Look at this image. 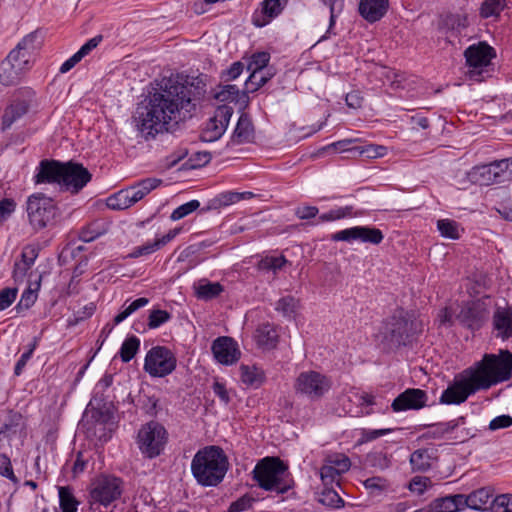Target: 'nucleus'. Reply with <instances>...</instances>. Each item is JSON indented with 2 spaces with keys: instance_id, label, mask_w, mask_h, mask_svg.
I'll use <instances>...</instances> for the list:
<instances>
[{
  "instance_id": "nucleus-1",
  "label": "nucleus",
  "mask_w": 512,
  "mask_h": 512,
  "mask_svg": "<svg viewBox=\"0 0 512 512\" xmlns=\"http://www.w3.org/2000/svg\"><path fill=\"white\" fill-rule=\"evenodd\" d=\"M201 89L182 77L163 78L147 98V104L138 106L134 116L137 131L145 138H154L168 131L171 122H177L181 110L190 112L199 99Z\"/></svg>"
},
{
  "instance_id": "nucleus-2",
  "label": "nucleus",
  "mask_w": 512,
  "mask_h": 512,
  "mask_svg": "<svg viewBox=\"0 0 512 512\" xmlns=\"http://www.w3.org/2000/svg\"><path fill=\"white\" fill-rule=\"evenodd\" d=\"M228 466V459L220 447L206 446L194 455L191 472L199 485L214 487L223 481Z\"/></svg>"
},
{
  "instance_id": "nucleus-3",
  "label": "nucleus",
  "mask_w": 512,
  "mask_h": 512,
  "mask_svg": "<svg viewBox=\"0 0 512 512\" xmlns=\"http://www.w3.org/2000/svg\"><path fill=\"white\" fill-rule=\"evenodd\" d=\"M37 35H26L7 57L0 63V83L4 86L16 85L33 65V55L37 48Z\"/></svg>"
},
{
  "instance_id": "nucleus-4",
  "label": "nucleus",
  "mask_w": 512,
  "mask_h": 512,
  "mask_svg": "<svg viewBox=\"0 0 512 512\" xmlns=\"http://www.w3.org/2000/svg\"><path fill=\"white\" fill-rule=\"evenodd\" d=\"M252 478L258 486L270 492L285 494L294 487L288 465L279 457L267 456L257 462Z\"/></svg>"
},
{
  "instance_id": "nucleus-5",
  "label": "nucleus",
  "mask_w": 512,
  "mask_h": 512,
  "mask_svg": "<svg viewBox=\"0 0 512 512\" xmlns=\"http://www.w3.org/2000/svg\"><path fill=\"white\" fill-rule=\"evenodd\" d=\"M481 389H488L492 385L508 380L512 372V353L501 350L498 355L485 354L483 359L475 364L474 368L466 371Z\"/></svg>"
},
{
  "instance_id": "nucleus-6",
  "label": "nucleus",
  "mask_w": 512,
  "mask_h": 512,
  "mask_svg": "<svg viewBox=\"0 0 512 512\" xmlns=\"http://www.w3.org/2000/svg\"><path fill=\"white\" fill-rule=\"evenodd\" d=\"M413 331V321L408 318L404 309H396L382 323L380 334L383 342L390 348L406 346L410 342Z\"/></svg>"
},
{
  "instance_id": "nucleus-7",
  "label": "nucleus",
  "mask_w": 512,
  "mask_h": 512,
  "mask_svg": "<svg viewBox=\"0 0 512 512\" xmlns=\"http://www.w3.org/2000/svg\"><path fill=\"white\" fill-rule=\"evenodd\" d=\"M26 212L31 227L40 231L54 224L59 208L51 197L37 192L28 196Z\"/></svg>"
},
{
  "instance_id": "nucleus-8",
  "label": "nucleus",
  "mask_w": 512,
  "mask_h": 512,
  "mask_svg": "<svg viewBox=\"0 0 512 512\" xmlns=\"http://www.w3.org/2000/svg\"><path fill=\"white\" fill-rule=\"evenodd\" d=\"M167 439L168 434L164 426L158 422L150 421L140 428L137 444L145 457L153 459L163 452Z\"/></svg>"
},
{
  "instance_id": "nucleus-9",
  "label": "nucleus",
  "mask_w": 512,
  "mask_h": 512,
  "mask_svg": "<svg viewBox=\"0 0 512 512\" xmlns=\"http://www.w3.org/2000/svg\"><path fill=\"white\" fill-rule=\"evenodd\" d=\"M331 387L332 380L328 376L313 370L301 372L294 383L295 392L312 401L324 397Z\"/></svg>"
},
{
  "instance_id": "nucleus-10",
  "label": "nucleus",
  "mask_w": 512,
  "mask_h": 512,
  "mask_svg": "<svg viewBox=\"0 0 512 512\" xmlns=\"http://www.w3.org/2000/svg\"><path fill=\"white\" fill-rule=\"evenodd\" d=\"M489 299L485 296L464 303L455 315L456 322L471 331L481 329L489 317Z\"/></svg>"
},
{
  "instance_id": "nucleus-11",
  "label": "nucleus",
  "mask_w": 512,
  "mask_h": 512,
  "mask_svg": "<svg viewBox=\"0 0 512 512\" xmlns=\"http://www.w3.org/2000/svg\"><path fill=\"white\" fill-rule=\"evenodd\" d=\"M176 366V356L165 346H154L145 356L144 371L151 377L162 378L170 375Z\"/></svg>"
},
{
  "instance_id": "nucleus-12",
  "label": "nucleus",
  "mask_w": 512,
  "mask_h": 512,
  "mask_svg": "<svg viewBox=\"0 0 512 512\" xmlns=\"http://www.w3.org/2000/svg\"><path fill=\"white\" fill-rule=\"evenodd\" d=\"M123 491V481L115 476L100 475L91 485L90 497L92 503L108 507L120 498Z\"/></svg>"
},
{
  "instance_id": "nucleus-13",
  "label": "nucleus",
  "mask_w": 512,
  "mask_h": 512,
  "mask_svg": "<svg viewBox=\"0 0 512 512\" xmlns=\"http://www.w3.org/2000/svg\"><path fill=\"white\" fill-rule=\"evenodd\" d=\"M464 56L469 67V77L474 80H480L483 69L490 65L491 60L496 57V52L486 42H478L467 47Z\"/></svg>"
},
{
  "instance_id": "nucleus-14",
  "label": "nucleus",
  "mask_w": 512,
  "mask_h": 512,
  "mask_svg": "<svg viewBox=\"0 0 512 512\" xmlns=\"http://www.w3.org/2000/svg\"><path fill=\"white\" fill-rule=\"evenodd\" d=\"M62 171L60 189L72 194L79 193L92 178L87 168L72 161L64 162Z\"/></svg>"
},
{
  "instance_id": "nucleus-15",
  "label": "nucleus",
  "mask_w": 512,
  "mask_h": 512,
  "mask_svg": "<svg viewBox=\"0 0 512 512\" xmlns=\"http://www.w3.org/2000/svg\"><path fill=\"white\" fill-rule=\"evenodd\" d=\"M233 108L228 105H220L216 108L213 117L206 123L201 133V140L204 142H214L218 140L226 131Z\"/></svg>"
},
{
  "instance_id": "nucleus-16",
  "label": "nucleus",
  "mask_w": 512,
  "mask_h": 512,
  "mask_svg": "<svg viewBox=\"0 0 512 512\" xmlns=\"http://www.w3.org/2000/svg\"><path fill=\"white\" fill-rule=\"evenodd\" d=\"M333 241L353 242L361 241L363 243L380 244L384 239L382 231L375 227L354 226L351 228L340 230L332 234Z\"/></svg>"
},
{
  "instance_id": "nucleus-17",
  "label": "nucleus",
  "mask_w": 512,
  "mask_h": 512,
  "mask_svg": "<svg viewBox=\"0 0 512 512\" xmlns=\"http://www.w3.org/2000/svg\"><path fill=\"white\" fill-rule=\"evenodd\" d=\"M480 390L477 383L473 382L470 374L454 382L453 385L445 389L440 397V402L444 404H461L471 395Z\"/></svg>"
},
{
  "instance_id": "nucleus-18",
  "label": "nucleus",
  "mask_w": 512,
  "mask_h": 512,
  "mask_svg": "<svg viewBox=\"0 0 512 512\" xmlns=\"http://www.w3.org/2000/svg\"><path fill=\"white\" fill-rule=\"evenodd\" d=\"M491 324L496 338L506 341L512 337V307L507 302L495 304Z\"/></svg>"
},
{
  "instance_id": "nucleus-19",
  "label": "nucleus",
  "mask_w": 512,
  "mask_h": 512,
  "mask_svg": "<svg viewBox=\"0 0 512 512\" xmlns=\"http://www.w3.org/2000/svg\"><path fill=\"white\" fill-rule=\"evenodd\" d=\"M428 395L419 388H408L400 393L392 402L394 412L419 410L427 405Z\"/></svg>"
},
{
  "instance_id": "nucleus-20",
  "label": "nucleus",
  "mask_w": 512,
  "mask_h": 512,
  "mask_svg": "<svg viewBox=\"0 0 512 512\" xmlns=\"http://www.w3.org/2000/svg\"><path fill=\"white\" fill-rule=\"evenodd\" d=\"M215 359L223 365H232L240 358V350L237 343L227 336L215 339L211 347Z\"/></svg>"
},
{
  "instance_id": "nucleus-21",
  "label": "nucleus",
  "mask_w": 512,
  "mask_h": 512,
  "mask_svg": "<svg viewBox=\"0 0 512 512\" xmlns=\"http://www.w3.org/2000/svg\"><path fill=\"white\" fill-rule=\"evenodd\" d=\"M63 163L57 160H41L34 175L35 184H58L60 186Z\"/></svg>"
},
{
  "instance_id": "nucleus-22",
  "label": "nucleus",
  "mask_w": 512,
  "mask_h": 512,
  "mask_svg": "<svg viewBox=\"0 0 512 512\" xmlns=\"http://www.w3.org/2000/svg\"><path fill=\"white\" fill-rule=\"evenodd\" d=\"M501 172H503V170L499 168L497 161H494L489 164L473 167L470 172V177L474 182H477L480 185H491L494 183L504 182Z\"/></svg>"
},
{
  "instance_id": "nucleus-23",
  "label": "nucleus",
  "mask_w": 512,
  "mask_h": 512,
  "mask_svg": "<svg viewBox=\"0 0 512 512\" xmlns=\"http://www.w3.org/2000/svg\"><path fill=\"white\" fill-rule=\"evenodd\" d=\"M438 460V449L435 446L419 448L410 455V464L413 471L426 472Z\"/></svg>"
},
{
  "instance_id": "nucleus-24",
  "label": "nucleus",
  "mask_w": 512,
  "mask_h": 512,
  "mask_svg": "<svg viewBox=\"0 0 512 512\" xmlns=\"http://www.w3.org/2000/svg\"><path fill=\"white\" fill-rule=\"evenodd\" d=\"M40 248L36 244H28L24 246L21 252V260L15 262L13 277L15 280L23 279L30 268L34 265L39 255Z\"/></svg>"
},
{
  "instance_id": "nucleus-25",
  "label": "nucleus",
  "mask_w": 512,
  "mask_h": 512,
  "mask_svg": "<svg viewBox=\"0 0 512 512\" xmlns=\"http://www.w3.org/2000/svg\"><path fill=\"white\" fill-rule=\"evenodd\" d=\"M388 0H360L359 13L370 23L379 21L387 13Z\"/></svg>"
},
{
  "instance_id": "nucleus-26",
  "label": "nucleus",
  "mask_w": 512,
  "mask_h": 512,
  "mask_svg": "<svg viewBox=\"0 0 512 512\" xmlns=\"http://www.w3.org/2000/svg\"><path fill=\"white\" fill-rule=\"evenodd\" d=\"M464 508L468 507L473 510H488L493 498V489L490 487H483L471 492L469 495H464Z\"/></svg>"
},
{
  "instance_id": "nucleus-27",
  "label": "nucleus",
  "mask_w": 512,
  "mask_h": 512,
  "mask_svg": "<svg viewBox=\"0 0 512 512\" xmlns=\"http://www.w3.org/2000/svg\"><path fill=\"white\" fill-rule=\"evenodd\" d=\"M30 107L29 101L25 99H16L6 109L2 118V130H6L11 125L25 115Z\"/></svg>"
},
{
  "instance_id": "nucleus-28",
  "label": "nucleus",
  "mask_w": 512,
  "mask_h": 512,
  "mask_svg": "<svg viewBox=\"0 0 512 512\" xmlns=\"http://www.w3.org/2000/svg\"><path fill=\"white\" fill-rule=\"evenodd\" d=\"M254 138V127L250 117L247 114H241L236 128L233 132L231 142L242 144L251 142Z\"/></svg>"
},
{
  "instance_id": "nucleus-29",
  "label": "nucleus",
  "mask_w": 512,
  "mask_h": 512,
  "mask_svg": "<svg viewBox=\"0 0 512 512\" xmlns=\"http://www.w3.org/2000/svg\"><path fill=\"white\" fill-rule=\"evenodd\" d=\"M463 494L449 495L432 501V512H457L464 509Z\"/></svg>"
},
{
  "instance_id": "nucleus-30",
  "label": "nucleus",
  "mask_w": 512,
  "mask_h": 512,
  "mask_svg": "<svg viewBox=\"0 0 512 512\" xmlns=\"http://www.w3.org/2000/svg\"><path fill=\"white\" fill-rule=\"evenodd\" d=\"M464 417H459L457 419L448 421V422H440L436 424H431L428 426V430L422 434L421 438L424 439H441L446 434L454 431L460 424L464 423Z\"/></svg>"
},
{
  "instance_id": "nucleus-31",
  "label": "nucleus",
  "mask_w": 512,
  "mask_h": 512,
  "mask_svg": "<svg viewBox=\"0 0 512 512\" xmlns=\"http://www.w3.org/2000/svg\"><path fill=\"white\" fill-rule=\"evenodd\" d=\"M129 187L122 189L107 198V207L112 210H125L136 204Z\"/></svg>"
},
{
  "instance_id": "nucleus-32",
  "label": "nucleus",
  "mask_w": 512,
  "mask_h": 512,
  "mask_svg": "<svg viewBox=\"0 0 512 512\" xmlns=\"http://www.w3.org/2000/svg\"><path fill=\"white\" fill-rule=\"evenodd\" d=\"M255 338L258 345L270 349L276 345L278 334L274 325L263 323L256 329Z\"/></svg>"
},
{
  "instance_id": "nucleus-33",
  "label": "nucleus",
  "mask_w": 512,
  "mask_h": 512,
  "mask_svg": "<svg viewBox=\"0 0 512 512\" xmlns=\"http://www.w3.org/2000/svg\"><path fill=\"white\" fill-rule=\"evenodd\" d=\"M162 182L163 181L159 178L150 177L136 182L135 184L129 186V188L130 190H132V197H134L137 203L150 192L158 188L162 184Z\"/></svg>"
},
{
  "instance_id": "nucleus-34",
  "label": "nucleus",
  "mask_w": 512,
  "mask_h": 512,
  "mask_svg": "<svg viewBox=\"0 0 512 512\" xmlns=\"http://www.w3.org/2000/svg\"><path fill=\"white\" fill-rule=\"evenodd\" d=\"M287 2L288 0H264L262 2V13L268 19L260 22L258 19L254 18V25L257 27H262L268 23L270 19L277 17L282 12Z\"/></svg>"
},
{
  "instance_id": "nucleus-35",
  "label": "nucleus",
  "mask_w": 512,
  "mask_h": 512,
  "mask_svg": "<svg viewBox=\"0 0 512 512\" xmlns=\"http://www.w3.org/2000/svg\"><path fill=\"white\" fill-rule=\"evenodd\" d=\"M21 415L17 412L7 411L0 414V436L9 437L16 434L21 421Z\"/></svg>"
},
{
  "instance_id": "nucleus-36",
  "label": "nucleus",
  "mask_w": 512,
  "mask_h": 512,
  "mask_svg": "<svg viewBox=\"0 0 512 512\" xmlns=\"http://www.w3.org/2000/svg\"><path fill=\"white\" fill-rule=\"evenodd\" d=\"M275 72L272 68L262 69L260 71L250 72L245 86L248 92H255L264 86L273 76Z\"/></svg>"
},
{
  "instance_id": "nucleus-37",
  "label": "nucleus",
  "mask_w": 512,
  "mask_h": 512,
  "mask_svg": "<svg viewBox=\"0 0 512 512\" xmlns=\"http://www.w3.org/2000/svg\"><path fill=\"white\" fill-rule=\"evenodd\" d=\"M298 309L299 300L291 295L284 296L275 303V310L288 319L294 318Z\"/></svg>"
},
{
  "instance_id": "nucleus-38",
  "label": "nucleus",
  "mask_w": 512,
  "mask_h": 512,
  "mask_svg": "<svg viewBox=\"0 0 512 512\" xmlns=\"http://www.w3.org/2000/svg\"><path fill=\"white\" fill-rule=\"evenodd\" d=\"M107 232V226L102 221H94L83 227L79 233V238L83 242H92Z\"/></svg>"
},
{
  "instance_id": "nucleus-39",
  "label": "nucleus",
  "mask_w": 512,
  "mask_h": 512,
  "mask_svg": "<svg viewBox=\"0 0 512 512\" xmlns=\"http://www.w3.org/2000/svg\"><path fill=\"white\" fill-rule=\"evenodd\" d=\"M223 292V287L218 282H210L208 280L200 281L196 288V294L199 299L211 300L216 298Z\"/></svg>"
},
{
  "instance_id": "nucleus-40",
  "label": "nucleus",
  "mask_w": 512,
  "mask_h": 512,
  "mask_svg": "<svg viewBox=\"0 0 512 512\" xmlns=\"http://www.w3.org/2000/svg\"><path fill=\"white\" fill-rule=\"evenodd\" d=\"M59 501L62 512H77L78 502L75 499L72 489L69 486L58 488Z\"/></svg>"
},
{
  "instance_id": "nucleus-41",
  "label": "nucleus",
  "mask_w": 512,
  "mask_h": 512,
  "mask_svg": "<svg viewBox=\"0 0 512 512\" xmlns=\"http://www.w3.org/2000/svg\"><path fill=\"white\" fill-rule=\"evenodd\" d=\"M140 347V340L136 336H130L124 340L121 345L119 355L125 363L131 361Z\"/></svg>"
},
{
  "instance_id": "nucleus-42",
  "label": "nucleus",
  "mask_w": 512,
  "mask_h": 512,
  "mask_svg": "<svg viewBox=\"0 0 512 512\" xmlns=\"http://www.w3.org/2000/svg\"><path fill=\"white\" fill-rule=\"evenodd\" d=\"M241 381L250 386L258 387L263 381V373L256 367L241 365Z\"/></svg>"
},
{
  "instance_id": "nucleus-43",
  "label": "nucleus",
  "mask_w": 512,
  "mask_h": 512,
  "mask_svg": "<svg viewBox=\"0 0 512 512\" xmlns=\"http://www.w3.org/2000/svg\"><path fill=\"white\" fill-rule=\"evenodd\" d=\"M437 228L441 236L449 239H459L460 229L459 224L451 219H440L437 221Z\"/></svg>"
},
{
  "instance_id": "nucleus-44",
  "label": "nucleus",
  "mask_w": 512,
  "mask_h": 512,
  "mask_svg": "<svg viewBox=\"0 0 512 512\" xmlns=\"http://www.w3.org/2000/svg\"><path fill=\"white\" fill-rule=\"evenodd\" d=\"M355 152H357L356 156H364L368 159H375L379 157H383L387 153V148L382 145H356Z\"/></svg>"
},
{
  "instance_id": "nucleus-45",
  "label": "nucleus",
  "mask_w": 512,
  "mask_h": 512,
  "mask_svg": "<svg viewBox=\"0 0 512 512\" xmlns=\"http://www.w3.org/2000/svg\"><path fill=\"white\" fill-rule=\"evenodd\" d=\"M149 300L145 297L137 298L132 301L128 306L124 307V309L114 317V324L118 325L123 322L127 317H129L132 313L137 311L138 309L146 306Z\"/></svg>"
},
{
  "instance_id": "nucleus-46",
  "label": "nucleus",
  "mask_w": 512,
  "mask_h": 512,
  "mask_svg": "<svg viewBox=\"0 0 512 512\" xmlns=\"http://www.w3.org/2000/svg\"><path fill=\"white\" fill-rule=\"evenodd\" d=\"M489 509L492 512H512V494H502L492 498Z\"/></svg>"
},
{
  "instance_id": "nucleus-47",
  "label": "nucleus",
  "mask_w": 512,
  "mask_h": 512,
  "mask_svg": "<svg viewBox=\"0 0 512 512\" xmlns=\"http://www.w3.org/2000/svg\"><path fill=\"white\" fill-rule=\"evenodd\" d=\"M504 8V0H485L481 4L480 15L483 18L498 16Z\"/></svg>"
},
{
  "instance_id": "nucleus-48",
  "label": "nucleus",
  "mask_w": 512,
  "mask_h": 512,
  "mask_svg": "<svg viewBox=\"0 0 512 512\" xmlns=\"http://www.w3.org/2000/svg\"><path fill=\"white\" fill-rule=\"evenodd\" d=\"M270 60V54L267 52H257L254 53L250 61L247 65V70L250 72L260 71L262 69H267V65Z\"/></svg>"
},
{
  "instance_id": "nucleus-49",
  "label": "nucleus",
  "mask_w": 512,
  "mask_h": 512,
  "mask_svg": "<svg viewBox=\"0 0 512 512\" xmlns=\"http://www.w3.org/2000/svg\"><path fill=\"white\" fill-rule=\"evenodd\" d=\"M325 462H327L330 465H333V468L337 469L339 472L342 473L347 472L351 467V461L349 457L341 453L329 455L326 458Z\"/></svg>"
},
{
  "instance_id": "nucleus-50",
  "label": "nucleus",
  "mask_w": 512,
  "mask_h": 512,
  "mask_svg": "<svg viewBox=\"0 0 512 512\" xmlns=\"http://www.w3.org/2000/svg\"><path fill=\"white\" fill-rule=\"evenodd\" d=\"M200 206V202L198 200H191L187 203H184L177 207L172 213H171V220L177 221L180 220L187 215L191 214L195 210H197Z\"/></svg>"
},
{
  "instance_id": "nucleus-51",
  "label": "nucleus",
  "mask_w": 512,
  "mask_h": 512,
  "mask_svg": "<svg viewBox=\"0 0 512 512\" xmlns=\"http://www.w3.org/2000/svg\"><path fill=\"white\" fill-rule=\"evenodd\" d=\"M352 207L346 206V207H340L337 209L330 210L327 213H323L319 217L320 222H329L334 220H339L348 216L352 215Z\"/></svg>"
},
{
  "instance_id": "nucleus-52",
  "label": "nucleus",
  "mask_w": 512,
  "mask_h": 512,
  "mask_svg": "<svg viewBox=\"0 0 512 512\" xmlns=\"http://www.w3.org/2000/svg\"><path fill=\"white\" fill-rule=\"evenodd\" d=\"M255 499L249 494H245L232 502L228 508V512H244L252 508Z\"/></svg>"
},
{
  "instance_id": "nucleus-53",
  "label": "nucleus",
  "mask_w": 512,
  "mask_h": 512,
  "mask_svg": "<svg viewBox=\"0 0 512 512\" xmlns=\"http://www.w3.org/2000/svg\"><path fill=\"white\" fill-rule=\"evenodd\" d=\"M239 94V89L236 85H225L218 91L215 95V98L221 102L229 101H237Z\"/></svg>"
},
{
  "instance_id": "nucleus-54",
  "label": "nucleus",
  "mask_w": 512,
  "mask_h": 512,
  "mask_svg": "<svg viewBox=\"0 0 512 512\" xmlns=\"http://www.w3.org/2000/svg\"><path fill=\"white\" fill-rule=\"evenodd\" d=\"M170 318H171V315L165 310H153L150 312V315L148 318V326L151 329L158 328L162 324L169 321Z\"/></svg>"
},
{
  "instance_id": "nucleus-55",
  "label": "nucleus",
  "mask_w": 512,
  "mask_h": 512,
  "mask_svg": "<svg viewBox=\"0 0 512 512\" xmlns=\"http://www.w3.org/2000/svg\"><path fill=\"white\" fill-rule=\"evenodd\" d=\"M341 474L343 473L333 468V465L327 462L320 469V477L324 485L332 484Z\"/></svg>"
},
{
  "instance_id": "nucleus-56",
  "label": "nucleus",
  "mask_w": 512,
  "mask_h": 512,
  "mask_svg": "<svg viewBox=\"0 0 512 512\" xmlns=\"http://www.w3.org/2000/svg\"><path fill=\"white\" fill-rule=\"evenodd\" d=\"M0 475L11 480L13 483L18 482V479L13 472L10 458L5 454H0Z\"/></svg>"
},
{
  "instance_id": "nucleus-57",
  "label": "nucleus",
  "mask_w": 512,
  "mask_h": 512,
  "mask_svg": "<svg viewBox=\"0 0 512 512\" xmlns=\"http://www.w3.org/2000/svg\"><path fill=\"white\" fill-rule=\"evenodd\" d=\"M18 290L16 288H4L0 291V311L8 308L16 299Z\"/></svg>"
},
{
  "instance_id": "nucleus-58",
  "label": "nucleus",
  "mask_w": 512,
  "mask_h": 512,
  "mask_svg": "<svg viewBox=\"0 0 512 512\" xmlns=\"http://www.w3.org/2000/svg\"><path fill=\"white\" fill-rule=\"evenodd\" d=\"M16 210V202L12 198H3L0 200V218L5 222L12 216Z\"/></svg>"
},
{
  "instance_id": "nucleus-59",
  "label": "nucleus",
  "mask_w": 512,
  "mask_h": 512,
  "mask_svg": "<svg viewBox=\"0 0 512 512\" xmlns=\"http://www.w3.org/2000/svg\"><path fill=\"white\" fill-rule=\"evenodd\" d=\"M445 25L452 30H460L467 26V18L459 14H450L445 18Z\"/></svg>"
},
{
  "instance_id": "nucleus-60",
  "label": "nucleus",
  "mask_w": 512,
  "mask_h": 512,
  "mask_svg": "<svg viewBox=\"0 0 512 512\" xmlns=\"http://www.w3.org/2000/svg\"><path fill=\"white\" fill-rule=\"evenodd\" d=\"M512 425V417L510 415H500L492 419L489 423V429L496 431L499 429L508 428Z\"/></svg>"
},
{
  "instance_id": "nucleus-61",
  "label": "nucleus",
  "mask_w": 512,
  "mask_h": 512,
  "mask_svg": "<svg viewBox=\"0 0 512 512\" xmlns=\"http://www.w3.org/2000/svg\"><path fill=\"white\" fill-rule=\"evenodd\" d=\"M320 501L325 505L336 507V508H338L344 504V501L333 490H327L326 492H324L323 498Z\"/></svg>"
},
{
  "instance_id": "nucleus-62",
  "label": "nucleus",
  "mask_w": 512,
  "mask_h": 512,
  "mask_svg": "<svg viewBox=\"0 0 512 512\" xmlns=\"http://www.w3.org/2000/svg\"><path fill=\"white\" fill-rule=\"evenodd\" d=\"M319 210L316 206H302L295 209V215L301 220L315 218Z\"/></svg>"
},
{
  "instance_id": "nucleus-63",
  "label": "nucleus",
  "mask_w": 512,
  "mask_h": 512,
  "mask_svg": "<svg viewBox=\"0 0 512 512\" xmlns=\"http://www.w3.org/2000/svg\"><path fill=\"white\" fill-rule=\"evenodd\" d=\"M363 484L365 488L371 491H382L387 488V481L381 477H370Z\"/></svg>"
},
{
  "instance_id": "nucleus-64",
  "label": "nucleus",
  "mask_w": 512,
  "mask_h": 512,
  "mask_svg": "<svg viewBox=\"0 0 512 512\" xmlns=\"http://www.w3.org/2000/svg\"><path fill=\"white\" fill-rule=\"evenodd\" d=\"M429 483L430 480L426 477H414L409 484V489L420 495L424 493Z\"/></svg>"
}]
</instances>
